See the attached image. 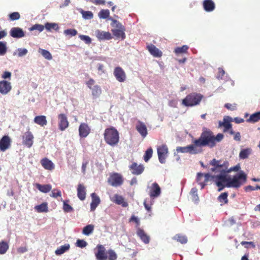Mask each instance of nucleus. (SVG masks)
<instances>
[{
    "mask_svg": "<svg viewBox=\"0 0 260 260\" xmlns=\"http://www.w3.org/2000/svg\"><path fill=\"white\" fill-rule=\"evenodd\" d=\"M90 132V128L87 124L82 123L79 127V136L81 138L86 137Z\"/></svg>",
    "mask_w": 260,
    "mask_h": 260,
    "instance_id": "obj_19",
    "label": "nucleus"
},
{
    "mask_svg": "<svg viewBox=\"0 0 260 260\" xmlns=\"http://www.w3.org/2000/svg\"><path fill=\"white\" fill-rule=\"evenodd\" d=\"M50 197L54 198H57L58 197H61V191L58 189H54L52 190Z\"/></svg>",
    "mask_w": 260,
    "mask_h": 260,
    "instance_id": "obj_51",
    "label": "nucleus"
},
{
    "mask_svg": "<svg viewBox=\"0 0 260 260\" xmlns=\"http://www.w3.org/2000/svg\"><path fill=\"white\" fill-rule=\"evenodd\" d=\"M34 137L29 129L22 136L23 144L28 148L31 147L34 143Z\"/></svg>",
    "mask_w": 260,
    "mask_h": 260,
    "instance_id": "obj_14",
    "label": "nucleus"
},
{
    "mask_svg": "<svg viewBox=\"0 0 260 260\" xmlns=\"http://www.w3.org/2000/svg\"><path fill=\"white\" fill-rule=\"evenodd\" d=\"M129 222H135L137 224V226L139 225V224H140V222H139V219L137 217H136L135 215H133L131 216V217L130 218V219L129 220Z\"/></svg>",
    "mask_w": 260,
    "mask_h": 260,
    "instance_id": "obj_61",
    "label": "nucleus"
},
{
    "mask_svg": "<svg viewBox=\"0 0 260 260\" xmlns=\"http://www.w3.org/2000/svg\"><path fill=\"white\" fill-rule=\"evenodd\" d=\"M231 118L229 116L224 117L223 122L219 121V125L220 126H223L224 128V131H227L232 128V124L230 123Z\"/></svg>",
    "mask_w": 260,
    "mask_h": 260,
    "instance_id": "obj_30",
    "label": "nucleus"
},
{
    "mask_svg": "<svg viewBox=\"0 0 260 260\" xmlns=\"http://www.w3.org/2000/svg\"><path fill=\"white\" fill-rule=\"evenodd\" d=\"M147 48L150 53L154 57H160L162 55V52L152 44L147 45Z\"/></svg>",
    "mask_w": 260,
    "mask_h": 260,
    "instance_id": "obj_21",
    "label": "nucleus"
},
{
    "mask_svg": "<svg viewBox=\"0 0 260 260\" xmlns=\"http://www.w3.org/2000/svg\"><path fill=\"white\" fill-rule=\"evenodd\" d=\"M211 178V176L209 174H203L202 173H198L197 176V182L201 186V189L204 188L207 185V182Z\"/></svg>",
    "mask_w": 260,
    "mask_h": 260,
    "instance_id": "obj_11",
    "label": "nucleus"
},
{
    "mask_svg": "<svg viewBox=\"0 0 260 260\" xmlns=\"http://www.w3.org/2000/svg\"><path fill=\"white\" fill-rule=\"evenodd\" d=\"M251 152V149L250 148L244 149L241 150L239 153V157L241 159H246L248 158V156Z\"/></svg>",
    "mask_w": 260,
    "mask_h": 260,
    "instance_id": "obj_36",
    "label": "nucleus"
},
{
    "mask_svg": "<svg viewBox=\"0 0 260 260\" xmlns=\"http://www.w3.org/2000/svg\"><path fill=\"white\" fill-rule=\"evenodd\" d=\"M107 182L112 186L117 187L121 186L123 183L122 176L118 173H113L110 175Z\"/></svg>",
    "mask_w": 260,
    "mask_h": 260,
    "instance_id": "obj_8",
    "label": "nucleus"
},
{
    "mask_svg": "<svg viewBox=\"0 0 260 260\" xmlns=\"http://www.w3.org/2000/svg\"><path fill=\"white\" fill-rule=\"evenodd\" d=\"M225 74V72L223 69L219 68L218 69V74L217 75V78L218 79H222Z\"/></svg>",
    "mask_w": 260,
    "mask_h": 260,
    "instance_id": "obj_58",
    "label": "nucleus"
},
{
    "mask_svg": "<svg viewBox=\"0 0 260 260\" xmlns=\"http://www.w3.org/2000/svg\"><path fill=\"white\" fill-rule=\"evenodd\" d=\"M45 26L39 24H36L34 25H32L31 27L29 28V30L32 31L34 30H38L39 32L42 31L44 29Z\"/></svg>",
    "mask_w": 260,
    "mask_h": 260,
    "instance_id": "obj_49",
    "label": "nucleus"
},
{
    "mask_svg": "<svg viewBox=\"0 0 260 260\" xmlns=\"http://www.w3.org/2000/svg\"><path fill=\"white\" fill-rule=\"evenodd\" d=\"M210 164L213 166L211 168V172H221L222 173H230L232 171H238L240 169L239 165H237L234 167H231L230 169L229 167V162L227 161H223L222 162L221 160H217L215 158L213 159L210 162Z\"/></svg>",
    "mask_w": 260,
    "mask_h": 260,
    "instance_id": "obj_2",
    "label": "nucleus"
},
{
    "mask_svg": "<svg viewBox=\"0 0 260 260\" xmlns=\"http://www.w3.org/2000/svg\"><path fill=\"white\" fill-rule=\"evenodd\" d=\"M12 89L11 84L6 80L0 81V93L3 95L8 94Z\"/></svg>",
    "mask_w": 260,
    "mask_h": 260,
    "instance_id": "obj_18",
    "label": "nucleus"
},
{
    "mask_svg": "<svg viewBox=\"0 0 260 260\" xmlns=\"http://www.w3.org/2000/svg\"><path fill=\"white\" fill-rule=\"evenodd\" d=\"M93 230L94 225L92 224H88L83 228L82 233L84 235L88 236L93 232Z\"/></svg>",
    "mask_w": 260,
    "mask_h": 260,
    "instance_id": "obj_37",
    "label": "nucleus"
},
{
    "mask_svg": "<svg viewBox=\"0 0 260 260\" xmlns=\"http://www.w3.org/2000/svg\"><path fill=\"white\" fill-rule=\"evenodd\" d=\"M36 187L39 190L43 193H47L52 189V186L50 184L42 185L39 183H37Z\"/></svg>",
    "mask_w": 260,
    "mask_h": 260,
    "instance_id": "obj_32",
    "label": "nucleus"
},
{
    "mask_svg": "<svg viewBox=\"0 0 260 260\" xmlns=\"http://www.w3.org/2000/svg\"><path fill=\"white\" fill-rule=\"evenodd\" d=\"M173 239L178 242H180L181 244H185L187 242V238L185 236L182 235L181 234H177L174 237Z\"/></svg>",
    "mask_w": 260,
    "mask_h": 260,
    "instance_id": "obj_38",
    "label": "nucleus"
},
{
    "mask_svg": "<svg viewBox=\"0 0 260 260\" xmlns=\"http://www.w3.org/2000/svg\"><path fill=\"white\" fill-rule=\"evenodd\" d=\"M214 172L217 173L218 172L214 171ZM218 172L220 173V174L214 176H211V177L215 179L216 184L219 187L218 190L221 191L226 187V184L229 181L230 177H228L226 175V173H222L221 172Z\"/></svg>",
    "mask_w": 260,
    "mask_h": 260,
    "instance_id": "obj_7",
    "label": "nucleus"
},
{
    "mask_svg": "<svg viewBox=\"0 0 260 260\" xmlns=\"http://www.w3.org/2000/svg\"><path fill=\"white\" fill-rule=\"evenodd\" d=\"M10 34L14 38H21L25 36L24 31L19 27H13L11 29Z\"/></svg>",
    "mask_w": 260,
    "mask_h": 260,
    "instance_id": "obj_22",
    "label": "nucleus"
},
{
    "mask_svg": "<svg viewBox=\"0 0 260 260\" xmlns=\"http://www.w3.org/2000/svg\"><path fill=\"white\" fill-rule=\"evenodd\" d=\"M95 36L99 40H109L112 39L111 34L108 31H101L99 29L95 31Z\"/></svg>",
    "mask_w": 260,
    "mask_h": 260,
    "instance_id": "obj_20",
    "label": "nucleus"
},
{
    "mask_svg": "<svg viewBox=\"0 0 260 260\" xmlns=\"http://www.w3.org/2000/svg\"><path fill=\"white\" fill-rule=\"evenodd\" d=\"M64 34L66 35L70 36H75L77 34V31L75 29H68L64 30Z\"/></svg>",
    "mask_w": 260,
    "mask_h": 260,
    "instance_id": "obj_53",
    "label": "nucleus"
},
{
    "mask_svg": "<svg viewBox=\"0 0 260 260\" xmlns=\"http://www.w3.org/2000/svg\"><path fill=\"white\" fill-rule=\"evenodd\" d=\"M129 168L133 174L139 175L144 172L145 167L142 164L138 165L137 162H134L129 166Z\"/></svg>",
    "mask_w": 260,
    "mask_h": 260,
    "instance_id": "obj_15",
    "label": "nucleus"
},
{
    "mask_svg": "<svg viewBox=\"0 0 260 260\" xmlns=\"http://www.w3.org/2000/svg\"><path fill=\"white\" fill-rule=\"evenodd\" d=\"M17 52L18 56L22 57L25 55L27 53L28 51L25 48H19L17 49Z\"/></svg>",
    "mask_w": 260,
    "mask_h": 260,
    "instance_id": "obj_56",
    "label": "nucleus"
},
{
    "mask_svg": "<svg viewBox=\"0 0 260 260\" xmlns=\"http://www.w3.org/2000/svg\"><path fill=\"white\" fill-rule=\"evenodd\" d=\"M228 193L227 192L222 193L218 197V200L221 203L223 202L224 203H227L228 202Z\"/></svg>",
    "mask_w": 260,
    "mask_h": 260,
    "instance_id": "obj_50",
    "label": "nucleus"
},
{
    "mask_svg": "<svg viewBox=\"0 0 260 260\" xmlns=\"http://www.w3.org/2000/svg\"><path fill=\"white\" fill-rule=\"evenodd\" d=\"M241 244L243 246H245V245H250L253 248L255 247V246L254 242H253L242 241L241 242Z\"/></svg>",
    "mask_w": 260,
    "mask_h": 260,
    "instance_id": "obj_64",
    "label": "nucleus"
},
{
    "mask_svg": "<svg viewBox=\"0 0 260 260\" xmlns=\"http://www.w3.org/2000/svg\"><path fill=\"white\" fill-rule=\"evenodd\" d=\"M104 137L106 143L111 146L117 145L119 141V133L118 131L113 126L105 129L104 133Z\"/></svg>",
    "mask_w": 260,
    "mask_h": 260,
    "instance_id": "obj_4",
    "label": "nucleus"
},
{
    "mask_svg": "<svg viewBox=\"0 0 260 260\" xmlns=\"http://www.w3.org/2000/svg\"><path fill=\"white\" fill-rule=\"evenodd\" d=\"M70 245L69 244H65L64 245L57 248V249L55 251V253L57 255H61L66 251H68L70 249Z\"/></svg>",
    "mask_w": 260,
    "mask_h": 260,
    "instance_id": "obj_34",
    "label": "nucleus"
},
{
    "mask_svg": "<svg viewBox=\"0 0 260 260\" xmlns=\"http://www.w3.org/2000/svg\"><path fill=\"white\" fill-rule=\"evenodd\" d=\"M111 200L113 203L124 207H126L128 206L127 203L124 200L123 197L117 194H114L113 197L111 198Z\"/></svg>",
    "mask_w": 260,
    "mask_h": 260,
    "instance_id": "obj_23",
    "label": "nucleus"
},
{
    "mask_svg": "<svg viewBox=\"0 0 260 260\" xmlns=\"http://www.w3.org/2000/svg\"><path fill=\"white\" fill-rule=\"evenodd\" d=\"M20 14L18 12H15L11 13L9 15L10 19L11 20H16L20 18Z\"/></svg>",
    "mask_w": 260,
    "mask_h": 260,
    "instance_id": "obj_55",
    "label": "nucleus"
},
{
    "mask_svg": "<svg viewBox=\"0 0 260 260\" xmlns=\"http://www.w3.org/2000/svg\"><path fill=\"white\" fill-rule=\"evenodd\" d=\"M9 248L8 244L5 241H2L0 242V254H5Z\"/></svg>",
    "mask_w": 260,
    "mask_h": 260,
    "instance_id": "obj_44",
    "label": "nucleus"
},
{
    "mask_svg": "<svg viewBox=\"0 0 260 260\" xmlns=\"http://www.w3.org/2000/svg\"><path fill=\"white\" fill-rule=\"evenodd\" d=\"M246 180L247 175L243 171H240L232 178H229V181L226 184V187L239 188L246 182Z\"/></svg>",
    "mask_w": 260,
    "mask_h": 260,
    "instance_id": "obj_5",
    "label": "nucleus"
},
{
    "mask_svg": "<svg viewBox=\"0 0 260 260\" xmlns=\"http://www.w3.org/2000/svg\"><path fill=\"white\" fill-rule=\"evenodd\" d=\"M223 137V135L221 133H219L215 136L210 129L204 127L200 137L198 139L194 140L193 142L199 153H201L203 151V147L208 146L212 148L216 145L217 142H220Z\"/></svg>",
    "mask_w": 260,
    "mask_h": 260,
    "instance_id": "obj_1",
    "label": "nucleus"
},
{
    "mask_svg": "<svg viewBox=\"0 0 260 260\" xmlns=\"http://www.w3.org/2000/svg\"><path fill=\"white\" fill-rule=\"evenodd\" d=\"M39 52L41 53L45 58L48 60H51L52 58L51 54L49 51L40 48L39 50Z\"/></svg>",
    "mask_w": 260,
    "mask_h": 260,
    "instance_id": "obj_41",
    "label": "nucleus"
},
{
    "mask_svg": "<svg viewBox=\"0 0 260 260\" xmlns=\"http://www.w3.org/2000/svg\"><path fill=\"white\" fill-rule=\"evenodd\" d=\"M149 194L151 198L154 199L158 197L161 192V189L158 183L154 182L151 186L148 187Z\"/></svg>",
    "mask_w": 260,
    "mask_h": 260,
    "instance_id": "obj_13",
    "label": "nucleus"
},
{
    "mask_svg": "<svg viewBox=\"0 0 260 260\" xmlns=\"http://www.w3.org/2000/svg\"><path fill=\"white\" fill-rule=\"evenodd\" d=\"M11 140L8 136H3L0 140V151L4 152L11 146Z\"/></svg>",
    "mask_w": 260,
    "mask_h": 260,
    "instance_id": "obj_16",
    "label": "nucleus"
},
{
    "mask_svg": "<svg viewBox=\"0 0 260 260\" xmlns=\"http://www.w3.org/2000/svg\"><path fill=\"white\" fill-rule=\"evenodd\" d=\"M95 81L92 79L90 78L88 81L86 82V84L87 85V87L91 89L92 87V86L94 84Z\"/></svg>",
    "mask_w": 260,
    "mask_h": 260,
    "instance_id": "obj_62",
    "label": "nucleus"
},
{
    "mask_svg": "<svg viewBox=\"0 0 260 260\" xmlns=\"http://www.w3.org/2000/svg\"><path fill=\"white\" fill-rule=\"evenodd\" d=\"M236 106L237 105L236 104H232L230 103H226L225 104L224 107L229 110L234 111L236 109Z\"/></svg>",
    "mask_w": 260,
    "mask_h": 260,
    "instance_id": "obj_60",
    "label": "nucleus"
},
{
    "mask_svg": "<svg viewBox=\"0 0 260 260\" xmlns=\"http://www.w3.org/2000/svg\"><path fill=\"white\" fill-rule=\"evenodd\" d=\"M137 235L145 244H148L149 243L150 237L143 229L138 228L137 231Z\"/></svg>",
    "mask_w": 260,
    "mask_h": 260,
    "instance_id": "obj_25",
    "label": "nucleus"
},
{
    "mask_svg": "<svg viewBox=\"0 0 260 260\" xmlns=\"http://www.w3.org/2000/svg\"><path fill=\"white\" fill-rule=\"evenodd\" d=\"M81 13L85 19H91L93 17V14L91 11L82 10Z\"/></svg>",
    "mask_w": 260,
    "mask_h": 260,
    "instance_id": "obj_47",
    "label": "nucleus"
},
{
    "mask_svg": "<svg viewBox=\"0 0 260 260\" xmlns=\"http://www.w3.org/2000/svg\"><path fill=\"white\" fill-rule=\"evenodd\" d=\"M11 76V73L10 72L5 71L3 74L2 75V78L3 79H7L10 78Z\"/></svg>",
    "mask_w": 260,
    "mask_h": 260,
    "instance_id": "obj_63",
    "label": "nucleus"
},
{
    "mask_svg": "<svg viewBox=\"0 0 260 260\" xmlns=\"http://www.w3.org/2000/svg\"><path fill=\"white\" fill-rule=\"evenodd\" d=\"M87 244V242L83 240L78 239L76 242V246L80 248L85 247Z\"/></svg>",
    "mask_w": 260,
    "mask_h": 260,
    "instance_id": "obj_57",
    "label": "nucleus"
},
{
    "mask_svg": "<svg viewBox=\"0 0 260 260\" xmlns=\"http://www.w3.org/2000/svg\"><path fill=\"white\" fill-rule=\"evenodd\" d=\"M157 152L159 161L161 164H165L168 156L169 149L166 144H162L157 147Z\"/></svg>",
    "mask_w": 260,
    "mask_h": 260,
    "instance_id": "obj_9",
    "label": "nucleus"
},
{
    "mask_svg": "<svg viewBox=\"0 0 260 260\" xmlns=\"http://www.w3.org/2000/svg\"><path fill=\"white\" fill-rule=\"evenodd\" d=\"M6 42H0V55H4L6 54L7 50Z\"/></svg>",
    "mask_w": 260,
    "mask_h": 260,
    "instance_id": "obj_48",
    "label": "nucleus"
},
{
    "mask_svg": "<svg viewBox=\"0 0 260 260\" xmlns=\"http://www.w3.org/2000/svg\"><path fill=\"white\" fill-rule=\"evenodd\" d=\"M112 25L116 28L115 29L125 28L124 26L121 23L116 20H112Z\"/></svg>",
    "mask_w": 260,
    "mask_h": 260,
    "instance_id": "obj_54",
    "label": "nucleus"
},
{
    "mask_svg": "<svg viewBox=\"0 0 260 260\" xmlns=\"http://www.w3.org/2000/svg\"><path fill=\"white\" fill-rule=\"evenodd\" d=\"M136 128L142 137L145 138L147 136L148 133L147 127L145 123L139 121L138 122V124L136 125Z\"/></svg>",
    "mask_w": 260,
    "mask_h": 260,
    "instance_id": "obj_27",
    "label": "nucleus"
},
{
    "mask_svg": "<svg viewBox=\"0 0 260 260\" xmlns=\"http://www.w3.org/2000/svg\"><path fill=\"white\" fill-rule=\"evenodd\" d=\"M153 153V149L150 147L147 149L144 155V159L145 162H147L152 157Z\"/></svg>",
    "mask_w": 260,
    "mask_h": 260,
    "instance_id": "obj_45",
    "label": "nucleus"
},
{
    "mask_svg": "<svg viewBox=\"0 0 260 260\" xmlns=\"http://www.w3.org/2000/svg\"><path fill=\"white\" fill-rule=\"evenodd\" d=\"M40 162L43 167L46 170L51 171L55 168L52 161L46 157L42 159Z\"/></svg>",
    "mask_w": 260,
    "mask_h": 260,
    "instance_id": "obj_24",
    "label": "nucleus"
},
{
    "mask_svg": "<svg viewBox=\"0 0 260 260\" xmlns=\"http://www.w3.org/2000/svg\"><path fill=\"white\" fill-rule=\"evenodd\" d=\"M79 38L86 44H89L91 43V39L88 36L80 35Z\"/></svg>",
    "mask_w": 260,
    "mask_h": 260,
    "instance_id": "obj_52",
    "label": "nucleus"
},
{
    "mask_svg": "<svg viewBox=\"0 0 260 260\" xmlns=\"http://www.w3.org/2000/svg\"><path fill=\"white\" fill-rule=\"evenodd\" d=\"M91 197L92 201L90 204V209L91 211H94L100 203L101 200L99 197L94 192L91 193Z\"/></svg>",
    "mask_w": 260,
    "mask_h": 260,
    "instance_id": "obj_28",
    "label": "nucleus"
},
{
    "mask_svg": "<svg viewBox=\"0 0 260 260\" xmlns=\"http://www.w3.org/2000/svg\"><path fill=\"white\" fill-rule=\"evenodd\" d=\"M35 209L37 211H48V204L44 202L39 205L36 206Z\"/></svg>",
    "mask_w": 260,
    "mask_h": 260,
    "instance_id": "obj_42",
    "label": "nucleus"
},
{
    "mask_svg": "<svg viewBox=\"0 0 260 260\" xmlns=\"http://www.w3.org/2000/svg\"><path fill=\"white\" fill-rule=\"evenodd\" d=\"M113 75L116 80L119 82H124L126 81V73L120 67L115 68L113 71Z\"/></svg>",
    "mask_w": 260,
    "mask_h": 260,
    "instance_id": "obj_12",
    "label": "nucleus"
},
{
    "mask_svg": "<svg viewBox=\"0 0 260 260\" xmlns=\"http://www.w3.org/2000/svg\"><path fill=\"white\" fill-rule=\"evenodd\" d=\"M77 196L81 201L84 200L86 197L85 187L83 184H79L77 187Z\"/></svg>",
    "mask_w": 260,
    "mask_h": 260,
    "instance_id": "obj_29",
    "label": "nucleus"
},
{
    "mask_svg": "<svg viewBox=\"0 0 260 260\" xmlns=\"http://www.w3.org/2000/svg\"><path fill=\"white\" fill-rule=\"evenodd\" d=\"M34 122L41 126H44L47 124L46 117L44 115L37 116L34 118Z\"/></svg>",
    "mask_w": 260,
    "mask_h": 260,
    "instance_id": "obj_31",
    "label": "nucleus"
},
{
    "mask_svg": "<svg viewBox=\"0 0 260 260\" xmlns=\"http://www.w3.org/2000/svg\"><path fill=\"white\" fill-rule=\"evenodd\" d=\"M189 47L187 45H183L181 47H178L175 49L174 52L177 54H182L186 53Z\"/></svg>",
    "mask_w": 260,
    "mask_h": 260,
    "instance_id": "obj_39",
    "label": "nucleus"
},
{
    "mask_svg": "<svg viewBox=\"0 0 260 260\" xmlns=\"http://www.w3.org/2000/svg\"><path fill=\"white\" fill-rule=\"evenodd\" d=\"M97 251L95 252V256L97 260H116L117 255L113 249H109L107 251L105 247L101 244L96 246Z\"/></svg>",
    "mask_w": 260,
    "mask_h": 260,
    "instance_id": "obj_3",
    "label": "nucleus"
},
{
    "mask_svg": "<svg viewBox=\"0 0 260 260\" xmlns=\"http://www.w3.org/2000/svg\"><path fill=\"white\" fill-rule=\"evenodd\" d=\"M176 151L177 152L189 153L191 154H197L199 153L193 141H192V144L191 145H189L185 147H177Z\"/></svg>",
    "mask_w": 260,
    "mask_h": 260,
    "instance_id": "obj_10",
    "label": "nucleus"
},
{
    "mask_svg": "<svg viewBox=\"0 0 260 260\" xmlns=\"http://www.w3.org/2000/svg\"><path fill=\"white\" fill-rule=\"evenodd\" d=\"M125 28L113 29L112 30V32L116 38H121L122 40H123L125 38Z\"/></svg>",
    "mask_w": 260,
    "mask_h": 260,
    "instance_id": "obj_33",
    "label": "nucleus"
},
{
    "mask_svg": "<svg viewBox=\"0 0 260 260\" xmlns=\"http://www.w3.org/2000/svg\"><path fill=\"white\" fill-rule=\"evenodd\" d=\"M110 12L108 9H103L100 11L98 16L100 18L107 19L109 17Z\"/></svg>",
    "mask_w": 260,
    "mask_h": 260,
    "instance_id": "obj_46",
    "label": "nucleus"
},
{
    "mask_svg": "<svg viewBox=\"0 0 260 260\" xmlns=\"http://www.w3.org/2000/svg\"><path fill=\"white\" fill-rule=\"evenodd\" d=\"M92 95L94 96L98 97L102 93V89L100 86L96 85L94 86L91 89Z\"/></svg>",
    "mask_w": 260,
    "mask_h": 260,
    "instance_id": "obj_40",
    "label": "nucleus"
},
{
    "mask_svg": "<svg viewBox=\"0 0 260 260\" xmlns=\"http://www.w3.org/2000/svg\"><path fill=\"white\" fill-rule=\"evenodd\" d=\"M203 6L205 11L210 12L214 10L215 5L212 0H204Z\"/></svg>",
    "mask_w": 260,
    "mask_h": 260,
    "instance_id": "obj_26",
    "label": "nucleus"
},
{
    "mask_svg": "<svg viewBox=\"0 0 260 260\" xmlns=\"http://www.w3.org/2000/svg\"><path fill=\"white\" fill-rule=\"evenodd\" d=\"M203 96L196 92L188 94L182 102V104L187 107H192L199 105L202 100Z\"/></svg>",
    "mask_w": 260,
    "mask_h": 260,
    "instance_id": "obj_6",
    "label": "nucleus"
},
{
    "mask_svg": "<svg viewBox=\"0 0 260 260\" xmlns=\"http://www.w3.org/2000/svg\"><path fill=\"white\" fill-rule=\"evenodd\" d=\"M260 120V112L254 113L250 115V117L247 119L249 122H256Z\"/></svg>",
    "mask_w": 260,
    "mask_h": 260,
    "instance_id": "obj_35",
    "label": "nucleus"
},
{
    "mask_svg": "<svg viewBox=\"0 0 260 260\" xmlns=\"http://www.w3.org/2000/svg\"><path fill=\"white\" fill-rule=\"evenodd\" d=\"M58 118L59 119V129L60 131H63L69 126V123L67 117L64 114H60L58 115Z\"/></svg>",
    "mask_w": 260,
    "mask_h": 260,
    "instance_id": "obj_17",
    "label": "nucleus"
},
{
    "mask_svg": "<svg viewBox=\"0 0 260 260\" xmlns=\"http://www.w3.org/2000/svg\"><path fill=\"white\" fill-rule=\"evenodd\" d=\"M68 201H63V210L64 211H70L73 210L72 207L68 204Z\"/></svg>",
    "mask_w": 260,
    "mask_h": 260,
    "instance_id": "obj_59",
    "label": "nucleus"
},
{
    "mask_svg": "<svg viewBox=\"0 0 260 260\" xmlns=\"http://www.w3.org/2000/svg\"><path fill=\"white\" fill-rule=\"evenodd\" d=\"M45 27L48 31H50L51 29L57 30L59 29L58 24L55 23L47 22L45 24Z\"/></svg>",
    "mask_w": 260,
    "mask_h": 260,
    "instance_id": "obj_43",
    "label": "nucleus"
}]
</instances>
